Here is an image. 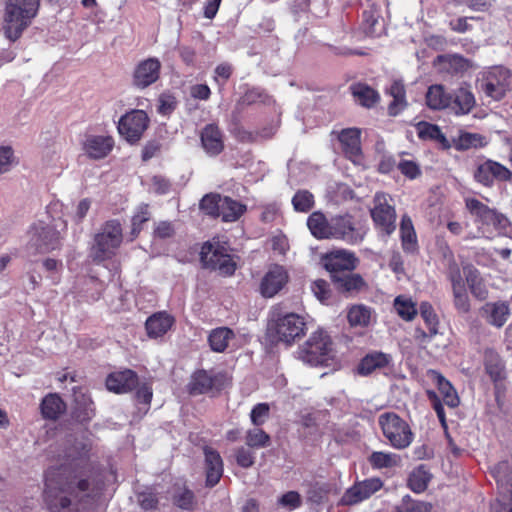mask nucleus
I'll use <instances>...</instances> for the list:
<instances>
[{
  "instance_id": "f257e3e1",
  "label": "nucleus",
  "mask_w": 512,
  "mask_h": 512,
  "mask_svg": "<svg viewBox=\"0 0 512 512\" xmlns=\"http://www.w3.org/2000/svg\"><path fill=\"white\" fill-rule=\"evenodd\" d=\"M99 489L86 479H70L62 468L45 474L44 502L49 512H88Z\"/></svg>"
},
{
  "instance_id": "f03ea898",
  "label": "nucleus",
  "mask_w": 512,
  "mask_h": 512,
  "mask_svg": "<svg viewBox=\"0 0 512 512\" xmlns=\"http://www.w3.org/2000/svg\"><path fill=\"white\" fill-rule=\"evenodd\" d=\"M40 0H8L4 13L3 30L5 36L15 41L31 24L37 15Z\"/></svg>"
},
{
  "instance_id": "7ed1b4c3",
  "label": "nucleus",
  "mask_w": 512,
  "mask_h": 512,
  "mask_svg": "<svg viewBox=\"0 0 512 512\" xmlns=\"http://www.w3.org/2000/svg\"><path fill=\"white\" fill-rule=\"evenodd\" d=\"M465 206L478 224V233L468 235L467 238L469 239L491 238L494 233L501 232L508 223V219L503 214L498 213L476 198H466Z\"/></svg>"
},
{
  "instance_id": "20e7f679",
  "label": "nucleus",
  "mask_w": 512,
  "mask_h": 512,
  "mask_svg": "<svg viewBox=\"0 0 512 512\" xmlns=\"http://www.w3.org/2000/svg\"><path fill=\"white\" fill-rule=\"evenodd\" d=\"M122 227L117 220L107 221L95 234L90 257L100 263L111 259L122 243Z\"/></svg>"
},
{
  "instance_id": "39448f33",
  "label": "nucleus",
  "mask_w": 512,
  "mask_h": 512,
  "mask_svg": "<svg viewBox=\"0 0 512 512\" xmlns=\"http://www.w3.org/2000/svg\"><path fill=\"white\" fill-rule=\"evenodd\" d=\"M306 322L299 314L281 313L279 308L272 310L269 331L279 342L291 345L296 339L305 334Z\"/></svg>"
},
{
  "instance_id": "423d86ee",
  "label": "nucleus",
  "mask_w": 512,
  "mask_h": 512,
  "mask_svg": "<svg viewBox=\"0 0 512 512\" xmlns=\"http://www.w3.org/2000/svg\"><path fill=\"white\" fill-rule=\"evenodd\" d=\"M66 229V222L58 220L54 224L42 221L35 223L29 230L28 249L35 253H46L60 246L61 231Z\"/></svg>"
},
{
  "instance_id": "0eeeda50",
  "label": "nucleus",
  "mask_w": 512,
  "mask_h": 512,
  "mask_svg": "<svg viewBox=\"0 0 512 512\" xmlns=\"http://www.w3.org/2000/svg\"><path fill=\"white\" fill-rule=\"evenodd\" d=\"M378 423L383 435L393 448L402 450L412 443L414 434L410 426L396 413L385 412L381 414Z\"/></svg>"
},
{
  "instance_id": "6e6552de",
  "label": "nucleus",
  "mask_w": 512,
  "mask_h": 512,
  "mask_svg": "<svg viewBox=\"0 0 512 512\" xmlns=\"http://www.w3.org/2000/svg\"><path fill=\"white\" fill-rule=\"evenodd\" d=\"M510 71L500 67H492L481 73L477 79L479 93L494 101H500L510 90Z\"/></svg>"
},
{
  "instance_id": "1a4fd4ad",
  "label": "nucleus",
  "mask_w": 512,
  "mask_h": 512,
  "mask_svg": "<svg viewBox=\"0 0 512 512\" xmlns=\"http://www.w3.org/2000/svg\"><path fill=\"white\" fill-rule=\"evenodd\" d=\"M332 351V342L328 334L319 330L313 332L308 340L297 350V358L311 366L327 363Z\"/></svg>"
},
{
  "instance_id": "9d476101",
  "label": "nucleus",
  "mask_w": 512,
  "mask_h": 512,
  "mask_svg": "<svg viewBox=\"0 0 512 512\" xmlns=\"http://www.w3.org/2000/svg\"><path fill=\"white\" fill-rule=\"evenodd\" d=\"M370 214L376 228L390 236L396 229V210L392 204V198L384 192H377L373 198V206Z\"/></svg>"
},
{
  "instance_id": "9b49d317",
  "label": "nucleus",
  "mask_w": 512,
  "mask_h": 512,
  "mask_svg": "<svg viewBox=\"0 0 512 512\" xmlns=\"http://www.w3.org/2000/svg\"><path fill=\"white\" fill-rule=\"evenodd\" d=\"M200 259L205 267L218 270L223 275H232L236 269V263L228 254L226 247L219 243L203 244Z\"/></svg>"
},
{
  "instance_id": "f8f14e48",
  "label": "nucleus",
  "mask_w": 512,
  "mask_h": 512,
  "mask_svg": "<svg viewBox=\"0 0 512 512\" xmlns=\"http://www.w3.org/2000/svg\"><path fill=\"white\" fill-rule=\"evenodd\" d=\"M149 125V117L145 111L134 109L121 116L118 121L119 134L129 143L138 142Z\"/></svg>"
},
{
  "instance_id": "ddd939ff",
  "label": "nucleus",
  "mask_w": 512,
  "mask_h": 512,
  "mask_svg": "<svg viewBox=\"0 0 512 512\" xmlns=\"http://www.w3.org/2000/svg\"><path fill=\"white\" fill-rule=\"evenodd\" d=\"M512 172L504 165L494 160H486L480 163L474 171V179L486 187H491L495 180L509 181Z\"/></svg>"
},
{
  "instance_id": "4468645a",
  "label": "nucleus",
  "mask_w": 512,
  "mask_h": 512,
  "mask_svg": "<svg viewBox=\"0 0 512 512\" xmlns=\"http://www.w3.org/2000/svg\"><path fill=\"white\" fill-rule=\"evenodd\" d=\"M493 474L502 496L499 512H512V469L507 462H501L493 468Z\"/></svg>"
},
{
  "instance_id": "2eb2a0df",
  "label": "nucleus",
  "mask_w": 512,
  "mask_h": 512,
  "mask_svg": "<svg viewBox=\"0 0 512 512\" xmlns=\"http://www.w3.org/2000/svg\"><path fill=\"white\" fill-rule=\"evenodd\" d=\"M364 234V231L355 227L353 219L349 215L331 218V238L356 244L363 240Z\"/></svg>"
},
{
  "instance_id": "dca6fc26",
  "label": "nucleus",
  "mask_w": 512,
  "mask_h": 512,
  "mask_svg": "<svg viewBox=\"0 0 512 512\" xmlns=\"http://www.w3.org/2000/svg\"><path fill=\"white\" fill-rule=\"evenodd\" d=\"M323 265L330 273L332 280L334 276L345 274L356 267V258L353 253L338 250L327 254L323 258Z\"/></svg>"
},
{
  "instance_id": "f3484780",
  "label": "nucleus",
  "mask_w": 512,
  "mask_h": 512,
  "mask_svg": "<svg viewBox=\"0 0 512 512\" xmlns=\"http://www.w3.org/2000/svg\"><path fill=\"white\" fill-rule=\"evenodd\" d=\"M288 282V273L283 266L273 265L263 276L260 283V293L263 297L275 296Z\"/></svg>"
},
{
  "instance_id": "a211bd4d",
  "label": "nucleus",
  "mask_w": 512,
  "mask_h": 512,
  "mask_svg": "<svg viewBox=\"0 0 512 512\" xmlns=\"http://www.w3.org/2000/svg\"><path fill=\"white\" fill-rule=\"evenodd\" d=\"M161 63L157 58H148L138 63L133 73V84L144 89L155 83L160 75Z\"/></svg>"
},
{
  "instance_id": "6ab92c4d",
  "label": "nucleus",
  "mask_w": 512,
  "mask_h": 512,
  "mask_svg": "<svg viewBox=\"0 0 512 512\" xmlns=\"http://www.w3.org/2000/svg\"><path fill=\"white\" fill-rule=\"evenodd\" d=\"M382 482L378 478L366 479L350 487L343 495L342 502L347 505L359 503L380 490Z\"/></svg>"
},
{
  "instance_id": "aec40b11",
  "label": "nucleus",
  "mask_w": 512,
  "mask_h": 512,
  "mask_svg": "<svg viewBox=\"0 0 512 512\" xmlns=\"http://www.w3.org/2000/svg\"><path fill=\"white\" fill-rule=\"evenodd\" d=\"M360 136L361 130L357 128L343 129L338 135L343 153L354 163H359L362 159Z\"/></svg>"
},
{
  "instance_id": "412c9836",
  "label": "nucleus",
  "mask_w": 512,
  "mask_h": 512,
  "mask_svg": "<svg viewBox=\"0 0 512 512\" xmlns=\"http://www.w3.org/2000/svg\"><path fill=\"white\" fill-rule=\"evenodd\" d=\"M114 147L111 136L89 135L83 142V151L87 157L100 160L107 157Z\"/></svg>"
},
{
  "instance_id": "4be33fe9",
  "label": "nucleus",
  "mask_w": 512,
  "mask_h": 512,
  "mask_svg": "<svg viewBox=\"0 0 512 512\" xmlns=\"http://www.w3.org/2000/svg\"><path fill=\"white\" fill-rule=\"evenodd\" d=\"M138 377L132 370L111 373L106 379V387L115 393H126L136 387Z\"/></svg>"
},
{
  "instance_id": "5701e85b",
  "label": "nucleus",
  "mask_w": 512,
  "mask_h": 512,
  "mask_svg": "<svg viewBox=\"0 0 512 512\" xmlns=\"http://www.w3.org/2000/svg\"><path fill=\"white\" fill-rule=\"evenodd\" d=\"M204 150L212 156L218 155L224 148L223 136L216 124L206 125L200 135Z\"/></svg>"
},
{
  "instance_id": "b1692460",
  "label": "nucleus",
  "mask_w": 512,
  "mask_h": 512,
  "mask_svg": "<svg viewBox=\"0 0 512 512\" xmlns=\"http://www.w3.org/2000/svg\"><path fill=\"white\" fill-rule=\"evenodd\" d=\"M482 312L487 322L497 328H501L510 316L509 304L505 301L486 303Z\"/></svg>"
},
{
  "instance_id": "393cba45",
  "label": "nucleus",
  "mask_w": 512,
  "mask_h": 512,
  "mask_svg": "<svg viewBox=\"0 0 512 512\" xmlns=\"http://www.w3.org/2000/svg\"><path fill=\"white\" fill-rule=\"evenodd\" d=\"M205 463H206V483L208 486H215L222 474L223 463L219 453L211 448L204 449Z\"/></svg>"
},
{
  "instance_id": "a878e982",
  "label": "nucleus",
  "mask_w": 512,
  "mask_h": 512,
  "mask_svg": "<svg viewBox=\"0 0 512 512\" xmlns=\"http://www.w3.org/2000/svg\"><path fill=\"white\" fill-rule=\"evenodd\" d=\"M428 376L437 385L444 403L451 408L457 407L460 400L452 384L436 370H429Z\"/></svg>"
},
{
  "instance_id": "bb28decb",
  "label": "nucleus",
  "mask_w": 512,
  "mask_h": 512,
  "mask_svg": "<svg viewBox=\"0 0 512 512\" xmlns=\"http://www.w3.org/2000/svg\"><path fill=\"white\" fill-rule=\"evenodd\" d=\"M174 318L166 312H157L151 315L145 323L150 338L163 336L172 327Z\"/></svg>"
},
{
  "instance_id": "cd10ccee",
  "label": "nucleus",
  "mask_w": 512,
  "mask_h": 512,
  "mask_svg": "<svg viewBox=\"0 0 512 512\" xmlns=\"http://www.w3.org/2000/svg\"><path fill=\"white\" fill-rule=\"evenodd\" d=\"M475 97L470 89L458 88L452 95L450 108L457 115L468 114L475 106Z\"/></svg>"
},
{
  "instance_id": "c85d7f7f",
  "label": "nucleus",
  "mask_w": 512,
  "mask_h": 512,
  "mask_svg": "<svg viewBox=\"0 0 512 512\" xmlns=\"http://www.w3.org/2000/svg\"><path fill=\"white\" fill-rule=\"evenodd\" d=\"M307 226L315 238H331V219L327 220L323 213L313 212L307 219Z\"/></svg>"
},
{
  "instance_id": "c756f323",
  "label": "nucleus",
  "mask_w": 512,
  "mask_h": 512,
  "mask_svg": "<svg viewBox=\"0 0 512 512\" xmlns=\"http://www.w3.org/2000/svg\"><path fill=\"white\" fill-rule=\"evenodd\" d=\"M390 355L382 352H373L367 354L359 363L357 371L360 375L366 376L376 369L383 368L389 364Z\"/></svg>"
},
{
  "instance_id": "7c9ffc66",
  "label": "nucleus",
  "mask_w": 512,
  "mask_h": 512,
  "mask_svg": "<svg viewBox=\"0 0 512 512\" xmlns=\"http://www.w3.org/2000/svg\"><path fill=\"white\" fill-rule=\"evenodd\" d=\"M235 338V333L228 327H218L213 329L208 336V343L212 351L217 353L224 352L231 340Z\"/></svg>"
},
{
  "instance_id": "2f4dec72",
  "label": "nucleus",
  "mask_w": 512,
  "mask_h": 512,
  "mask_svg": "<svg viewBox=\"0 0 512 512\" xmlns=\"http://www.w3.org/2000/svg\"><path fill=\"white\" fill-rule=\"evenodd\" d=\"M452 95L442 85H432L426 93V103L430 109L441 110L451 105Z\"/></svg>"
},
{
  "instance_id": "473e14b6",
  "label": "nucleus",
  "mask_w": 512,
  "mask_h": 512,
  "mask_svg": "<svg viewBox=\"0 0 512 512\" xmlns=\"http://www.w3.org/2000/svg\"><path fill=\"white\" fill-rule=\"evenodd\" d=\"M95 415L93 401L83 392H75L74 416L77 421L84 423L90 421Z\"/></svg>"
},
{
  "instance_id": "72a5a7b5",
  "label": "nucleus",
  "mask_w": 512,
  "mask_h": 512,
  "mask_svg": "<svg viewBox=\"0 0 512 512\" xmlns=\"http://www.w3.org/2000/svg\"><path fill=\"white\" fill-rule=\"evenodd\" d=\"M219 217L224 222H234L238 220L246 211V205L227 196L222 197Z\"/></svg>"
},
{
  "instance_id": "f704fd0d",
  "label": "nucleus",
  "mask_w": 512,
  "mask_h": 512,
  "mask_svg": "<svg viewBox=\"0 0 512 512\" xmlns=\"http://www.w3.org/2000/svg\"><path fill=\"white\" fill-rule=\"evenodd\" d=\"M335 287L342 292H357L361 290L365 282L359 274H354L352 271H346L345 274L334 276L332 280Z\"/></svg>"
},
{
  "instance_id": "c9c22d12",
  "label": "nucleus",
  "mask_w": 512,
  "mask_h": 512,
  "mask_svg": "<svg viewBox=\"0 0 512 512\" xmlns=\"http://www.w3.org/2000/svg\"><path fill=\"white\" fill-rule=\"evenodd\" d=\"M66 410V405L57 394L47 395L41 403V413L44 418L56 420Z\"/></svg>"
},
{
  "instance_id": "e433bc0d",
  "label": "nucleus",
  "mask_w": 512,
  "mask_h": 512,
  "mask_svg": "<svg viewBox=\"0 0 512 512\" xmlns=\"http://www.w3.org/2000/svg\"><path fill=\"white\" fill-rule=\"evenodd\" d=\"M400 236L402 247L407 252H414L417 249V236L411 218L403 215L400 222Z\"/></svg>"
},
{
  "instance_id": "4c0bfd02",
  "label": "nucleus",
  "mask_w": 512,
  "mask_h": 512,
  "mask_svg": "<svg viewBox=\"0 0 512 512\" xmlns=\"http://www.w3.org/2000/svg\"><path fill=\"white\" fill-rule=\"evenodd\" d=\"M484 367L492 381H498L503 378L504 364L499 354L494 350L488 349L485 351Z\"/></svg>"
},
{
  "instance_id": "58836bf2",
  "label": "nucleus",
  "mask_w": 512,
  "mask_h": 512,
  "mask_svg": "<svg viewBox=\"0 0 512 512\" xmlns=\"http://www.w3.org/2000/svg\"><path fill=\"white\" fill-rule=\"evenodd\" d=\"M388 93L393 98L388 106L389 114L395 116L407 105L403 83L401 81H394L390 85Z\"/></svg>"
},
{
  "instance_id": "ea45409f",
  "label": "nucleus",
  "mask_w": 512,
  "mask_h": 512,
  "mask_svg": "<svg viewBox=\"0 0 512 512\" xmlns=\"http://www.w3.org/2000/svg\"><path fill=\"white\" fill-rule=\"evenodd\" d=\"M350 89L355 101L364 107H372L379 99L378 93L366 84H353Z\"/></svg>"
},
{
  "instance_id": "a19ab883",
  "label": "nucleus",
  "mask_w": 512,
  "mask_h": 512,
  "mask_svg": "<svg viewBox=\"0 0 512 512\" xmlns=\"http://www.w3.org/2000/svg\"><path fill=\"white\" fill-rule=\"evenodd\" d=\"M214 386V377L205 370L195 372L189 383L190 393L193 395L208 392Z\"/></svg>"
},
{
  "instance_id": "79ce46f5",
  "label": "nucleus",
  "mask_w": 512,
  "mask_h": 512,
  "mask_svg": "<svg viewBox=\"0 0 512 512\" xmlns=\"http://www.w3.org/2000/svg\"><path fill=\"white\" fill-rule=\"evenodd\" d=\"M431 480V474L425 468V466L420 465L415 468L408 479V486L410 489L416 493H421L426 490L428 483Z\"/></svg>"
},
{
  "instance_id": "37998d69",
  "label": "nucleus",
  "mask_w": 512,
  "mask_h": 512,
  "mask_svg": "<svg viewBox=\"0 0 512 512\" xmlns=\"http://www.w3.org/2000/svg\"><path fill=\"white\" fill-rule=\"evenodd\" d=\"M393 305L399 317L405 321H411L417 315L415 302L406 295L397 296Z\"/></svg>"
},
{
  "instance_id": "c03bdc74",
  "label": "nucleus",
  "mask_w": 512,
  "mask_h": 512,
  "mask_svg": "<svg viewBox=\"0 0 512 512\" xmlns=\"http://www.w3.org/2000/svg\"><path fill=\"white\" fill-rule=\"evenodd\" d=\"M347 319L353 327L368 326L371 320V309L365 305H353L347 313Z\"/></svg>"
},
{
  "instance_id": "a18cd8bd",
  "label": "nucleus",
  "mask_w": 512,
  "mask_h": 512,
  "mask_svg": "<svg viewBox=\"0 0 512 512\" xmlns=\"http://www.w3.org/2000/svg\"><path fill=\"white\" fill-rule=\"evenodd\" d=\"M368 461L375 469L392 468L399 465L400 457L395 453L375 451L369 456Z\"/></svg>"
},
{
  "instance_id": "49530a36",
  "label": "nucleus",
  "mask_w": 512,
  "mask_h": 512,
  "mask_svg": "<svg viewBox=\"0 0 512 512\" xmlns=\"http://www.w3.org/2000/svg\"><path fill=\"white\" fill-rule=\"evenodd\" d=\"M245 443L249 448H265L270 443V436L256 426L246 432Z\"/></svg>"
},
{
  "instance_id": "de8ad7c7",
  "label": "nucleus",
  "mask_w": 512,
  "mask_h": 512,
  "mask_svg": "<svg viewBox=\"0 0 512 512\" xmlns=\"http://www.w3.org/2000/svg\"><path fill=\"white\" fill-rule=\"evenodd\" d=\"M150 216L148 204L142 203L137 207L136 212L132 217L131 240L135 239L139 235L142 230V225L149 221Z\"/></svg>"
},
{
  "instance_id": "09e8293b",
  "label": "nucleus",
  "mask_w": 512,
  "mask_h": 512,
  "mask_svg": "<svg viewBox=\"0 0 512 512\" xmlns=\"http://www.w3.org/2000/svg\"><path fill=\"white\" fill-rule=\"evenodd\" d=\"M431 508V504L413 500L409 495H406L396 507L395 512H431Z\"/></svg>"
},
{
  "instance_id": "8fccbe9b",
  "label": "nucleus",
  "mask_w": 512,
  "mask_h": 512,
  "mask_svg": "<svg viewBox=\"0 0 512 512\" xmlns=\"http://www.w3.org/2000/svg\"><path fill=\"white\" fill-rule=\"evenodd\" d=\"M487 144L484 136L478 133H462L457 141V148L460 150H468L470 148L483 147Z\"/></svg>"
},
{
  "instance_id": "3c124183",
  "label": "nucleus",
  "mask_w": 512,
  "mask_h": 512,
  "mask_svg": "<svg viewBox=\"0 0 512 512\" xmlns=\"http://www.w3.org/2000/svg\"><path fill=\"white\" fill-rule=\"evenodd\" d=\"M418 136L421 139L436 140L440 143L446 142V137L440 130V128L428 122H420L418 124Z\"/></svg>"
},
{
  "instance_id": "603ef678",
  "label": "nucleus",
  "mask_w": 512,
  "mask_h": 512,
  "mask_svg": "<svg viewBox=\"0 0 512 512\" xmlns=\"http://www.w3.org/2000/svg\"><path fill=\"white\" fill-rule=\"evenodd\" d=\"M222 196L216 193L206 194L200 201V209L206 214L219 217Z\"/></svg>"
},
{
  "instance_id": "864d4df0",
  "label": "nucleus",
  "mask_w": 512,
  "mask_h": 512,
  "mask_svg": "<svg viewBox=\"0 0 512 512\" xmlns=\"http://www.w3.org/2000/svg\"><path fill=\"white\" fill-rule=\"evenodd\" d=\"M292 204L296 211L307 212L314 205V196L307 190H300L292 198Z\"/></svg>"
},
{
  "instance_id": "5fc2aeb1",
  "label": "nucleus",
  "mask_w": 512,
  "mask_h": 512,
  "mask_svg": "<svg viewBox=\"0 0 512 512\" xmlns=\"http://www.w3.org/2000/svg\"><path fill=\"white\" fill-rule=\"evenodd\" d=\"M420 315L425 321L429 331L431 334H437L438 333V320L437 316L434 312V309L432 305L428 302H422L420 305Z\"/></svg>"
},
{
  "instance_id": "6e6d98bb",
  "label": "nucleus",
  "mask_w": 512,
  "mask_h": 512,
  "mask_svg": "<svg viewBox=\"0 0 512 512\" xmlns=\"http://www.w3.org/2000/svg\"><path fill=\"white\" fill-rule=\"evenodd\" d=\"M269 97L260 88H251L239 100L241 105H253L256 103H266Z\"/></svg>"
},
{
  "instance_id": "4d7b16f0",
  "label": "nucleus",
  "mask_w": 512,
  "mask_h": 512,
  "mask_svg": "<svg viewBox=\"0 0 512 512\" xmlns=\"http://www.w3.org/2000/svg\"><path fill=\"white\" fill-rule=\"evenodd\" d=\"M270 407L267 403H258L253 407L250 413V419L253 425L259 427L265 423L269 417Z\"/></svg>"
},
{
  "instance_id": "13d9d810",
  "label": "nucleus",
  "mask_w": 512,
  "mask_h": 512,
  "mask_svg": "<svg viewBox=\"0 0 512 512\" xmlns=\"http://www.w3.org/2000/svg\"><path fill=\"white\" fill-rule=\"evenodd\" d=\"M398 169L407 178L413 180L421 174L419 165L412 160L402 159L398 162Z\"/></svg>"
},
{
  "instance_id": "bf43d9fd",
  "label": "nucleus",
  "mask_w": 512,
  "mask_h": 512,
  "mask_svg": "<svg viewBox=\"0 0 512 512\" xmlns=\"http://www.w3.org/2000/svg\"><path fill=\"white\" fill-rule=\"evenodd\" d=\"M235 459L240 467L250 468L255 462V455L249 448L239 447L235 451Z\"/></svg>"
},
{
  "instance_id": "052dcab7",
  "label": "nucleus",
  "mask_w": 512,
  "mask_h": 512,
  "mask_svg": "<svg viewBox=\"0 0 512 512\" xmlns=\"http://www.w3.org/2000/svg\"><path fill=\"white\" fill-rule=\"evenodd\" d=\"M311 290L315 297L322 303L326 302L330 298L329 284L325 280H315L311 284Z\"/></svg>"
},
{
  "instance_id": "680f3d73",
  "label": "nucleus",
  "mask_w": 512,
  "mask_h": 512,
  "mask_svg": "<svg viewBox=\"0 0 512 512\" xmlns=\"http://www.w3.org/2000/svg\"><path fill=\"white\" fill-rule=\"evenodd\" d=\"M428 399L430 400L433 409L435 410L437 417L441 425L446 428V416L442 402L435 391L428 390L426 392Z\"/></svg>"
},
{
  "instance_id": "e2e57ef3",
  "label": "nucleus",
  "mask_w": 512,
  "mask_h": 512,
  "mask_svg": "<svg viewBox=\"0 0 512 512\" xmlns=\"http://www.w3.org/2000/svg\"><path fill=\"white\" fill-rule=\"evenodd\" d=\"M14 162V152L9 146L0 147V173L8 172Z\"/></svg>"
},
{
  "instance_id": "0e129e2a",
  "label": "nucleus",
  "mask_w": 512,
  "mask_h": 512,
  "mask_svg": "<svg viewBox=\"0 0 512 512\" xmlns=\"http://www.w3.org/2000/svg\"><path fill=\"white\" fill-rule=\"evenodd\" d=\"M278 504L291 510L298 508L301 505V496L296 491H289L279 498Z\"/></svg>"
},
{
  "instance_id": "69168bd1",
  "label": "nucleus",
  "mask_w": 512,
  "mask_h": 512,
  "mask_svg": "<svg viewBox=\"0 0 512 512\" xmlns=\"http://www.w3.org/2000/svg\"><path fill=\"white\" fill-rule=\"evenodd\" d=\"M453 294L455 307L463 313L468 312L470 304L465 287L453 290Z\"/></svg>"
},
{
  "instance_id": "338daca9",
  "label": "nucleus",
  "mask_w": 512,
  "mask_h": 512,
  "mask_svg": "<svg viewBox=\"0 0 512 512\" xmlns=\"http://www.w3.org/2000/svg\"><path fill=\"white\" fill-rule=\"evenodd\" d=\"M176 108V100L170 95H161L157 111L163 116L171 114Z\"/></svg>"
},
{
  "instance_id": "774afa93",
  "label": "nucleus",
  "mask_w": 512,
  "mask_h": 512,
  "mask_svg": "<svg viewBox=\"0 0 512 512\" xmlns=\"http://www.w3.org/2000/svg\"><path fill=\"white\" fill-rule=\"evenodd\" d=\"M151 181V189L154 193L163 195L169 192L171 184L166 178L157 175Z\"/></svg>"
}]
</instances>
